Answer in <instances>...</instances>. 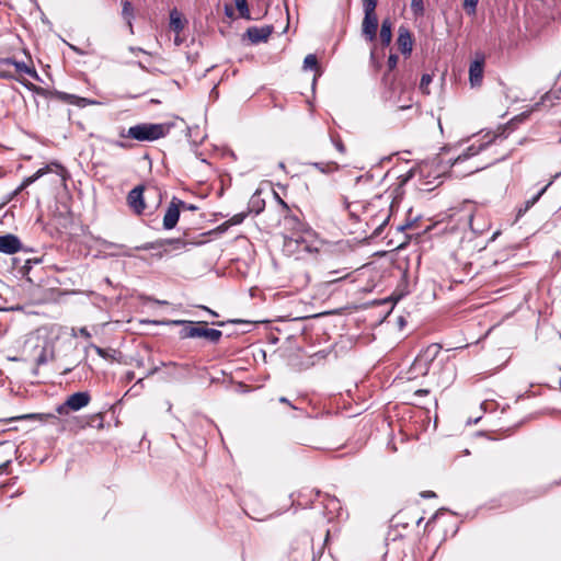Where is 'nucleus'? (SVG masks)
<instances>
[{"mask_svg": "<svg viewBox=\"0 0 561 561\" xmlns=\"http://www.w3.org/2000/svg\"><path fill=\"white\" fill-rule=\"evenodd\" d=\"M227 323H250L249 321H245V320H241V319H231V320H228V321H216V322H213L214 325H217V327H224L226 325Z\"/></svg>", "mask_w": 561, "mask_h": 561, "instance_id": "43", "label": "nucleus"}, {"mask_svg": "<svg viewBox=\"0 0 561 561\" xmlns=\"http://www.w3.org/2000/svg\"><path fill=\"white\" fill-rule=\"evenodd\" d=\"M378 18L376 13L364 14L362 33L366 41L375 42L377 38Z\"/></svg>", "mask_w": 561, "mask_h": 561, "instance_id": "13", "label": "nucleus"}, {"mask_svg": "<svg viewBox=\"0 0 561 561\" xmlns=\"http://www.w3.org/2000/svg\"><path fill=\"white\" fill-rule=\"evenodd\" d=\"M535 205L534 201L530 198L525 202V206L518 209L517 216H523L528 209H530Z\"/></svg>", "mask_w": 561, "mask_h": 561, "instance_id": "46", "label": "nucleus"}, {"mask_svg": "<svg viewBox=\"0 0 561 561\" xmlns=\"http://www.w3.org/2000/svg\"><path fill=\"white\" fill-rule=\"evenodd\" d=\"M304 67L309 69H317L318 68V59L317 56L313 54H309L305 57L304 60Z\"/></svg>", "mask_w": 561, "mask_h": 561, "instance_id": "34", "label": "nucleus"}, {"mask_svg": "<svg viewBox=\"0 0 561 561\" xmlns=\"http://www.w3.org/2000/svg\"><path fill=\"white\" fill-rule=\"evenodd\" d=\"M285 225H289L293 229L289 233L284 234V248L286 250L299 253L318 251L314 245L316 233L311 228L306 227L296 217H286Z\"/></svg>", "mask_w": 561, "mask_h": 561, "instance_id": "2", "label": "nucleus"}, {"mask_svg": "<svg viewBox=\"0 0 561 561\" xmlns=\"http://www.w3.org/2000/svg\"><path fill=\"white\" fill-rule=\"evenodd\" d=\"M12 261H13V266L16 271L23 264V260L21 257H13Z\"/></svg>", "mask_w": 561, "mask_h": 561, "instance_id": "55", "label": "nucleus"}, {"mask_svg": "<svg viewBox=\"0 0 561 561\" xmlns=\"http://www.w3.org/2000/svg\"><path fill=\"white\" fill-rule=\"evenodd\" d=\"M181 206H184V201L173 196L163 217V229L171 230L176 227L180 220Z\"/></svg>", "mask_w": 561, "mask_h": 561, "instance_id": "10", "label": "nucleus"}, {"mask_svg": "<svg viewBox=\"0 0 561 561\" xmlns=\"http://www.w3.org/2000/svg\"><path fill=\"white\" fill-rule=\"evenodd\" d=\"M144 190L145 188L142 185H137L130 190L127 195L128 206L134 210L136 215H141L146 208Z\"/></svg>", "mask_w": 561, "mask_h": 561, "instance_id": "11", "label": "nucleus"}, {"mask_svg": "<svg viewBox=\"0 0 561 561\" xmlns=\"http://www.w3.org/2000/svg\"><path fill=\"white\" fill-rule=\"evenodd\" d=\"M51 167L58 168L60 173L65 172L64 167L59 162L53 161L49 164H46L45 167L38 169L33 175L25 178L20 184V190H25L27 186H30L38 179L47 174L51 170Z\"/></svg>", "mask_w": 561, "mask_h": 561, "instance_id": "17", "label": "nucleus"}, {"mask_svg": "<svg viewBox=\"0 0 561 561\" xmlns=\"http://www.w3.org/2000/svg\"><path fill=\"white\" fill-rule=\"evenodd\" d=\"M11 460H7L3 463L0 465V476L2 474H10L11 470Z\"/></svg>", "mask_w": 561, "mask_h": 561, "instance_id": "45", "label": "nucleus"}, {"mask_svg": "<svg viewBox=\"0 0 561 561\" xmlns=\"http://www.w3.org/2000/svg\"><path fill=\"white\" fill-rule=\"evenodd\" d=\"M398 60H399V57L398 55L396 54H390L389 58H388V61H387V66H388V69L391 71L393 70L397 65H398Z\"/></svg>", "mask_w": 561, "mask_h": 561, "instance_id": "41", "label": "nucleus"}, {"mask_svg": "<svg viewBox=\"0 0 561 561\" xmlns=\"http://www.w3.org/2000/svg\"><path fill=\"white\" fill-rule=\"evenodd\" d=\"M479 0H463V9L469 15L476 14Z\"/></svg>", "mask_w": 561, "mask_h": 561, "instance_id": "33", "label": "nucleus"}, {"mask_svg": "<svg viewBox=\"0 0 561 561\" xmlns=\"http://www.w3.org/2000/svg\"><path fill=\"white\" fill-rule=\"evenodd\" d=\"M101 245L104 248V249H115V250H121V249H124L125 245L124 244H121V243H115V242H111V241H107V240H102L101 241Z\"/></svg>", "mask_w": 561, "mask_h": 561, "instance_id": "40", "label": "nucleus"}, {"mask_svg": "<svg viewBox=\"0 0 561 561\" xmlns=\"http://www.w3.org/2000/svg\"><path fill=\"white\" fill-rule=\"evenodd\" d=\"M331 140L333 142V146L340 153L344 154L346 152V148L340 137L335 138V137L331 136Z\"/></svg>", "mask_w": 561, "mask_h": 561, "instance_id": "37", "label": "nucleus"}, {"mask_svg": "<svg viewBox=\"0 0 561 561\" xmlns=\"http://www.w3.org/2000/svg\"><path fill=\"white\" fill-rule=\"evenodd\" d=\"M32 267V260L25 259L23 260V264L19 267L18 274H20L21 277H25L30 283H34V280L30 277Z\"/></svg>", "mask_w": 561, "mask_h": 561, "instance_id": "25", "label": "nucleus"}, {"mask_svg": "<svg viewBox=\"0 0 561 561\" xmlns=\"http://www.w3.org/2000/svg\"><path fill=\"white\" fill-rule=\"evenodd\" d=\"M378 0H363L364 14L376 13Z\"/></svg>", "mask_w": 561, "mask_h": 561, "instance_id": "32", "label": "nucleus"}, {"mask_svg": "<svg viewBox=\"0 0 561 561\" xmlns=\"http://www.w3.org/2000/svg\"><path fill=\"white\" fill-rule=\"evenodd\" d=\"M433 81V76L430 73H424L420 81V90L424 94H430L428 85Z\"/></svg>", "mask_w": 561, "mask_h": 561, "instance_id": "29", "label": "nucleus"}, {"mask_svg": "<svg viewBox=\"0 0 561 561\" xmlns=\"http://www.w3.org/2000/svg\"><path fill=\"white\" fill-rule=\"evenodd\" d=\"M392 39V21L390 18H386L381 22L379 31V41L382 47H388Z\"/></svg>", "mask_w": 561, "mask_h": 561, "instance_id": "19", "label": "nucleus"}, {"mask_svg": "<svg viewBox=\"0 0 561 561\" xmlns=\"http://www.w3.org/2000/svg\"><path fill=\"white\" fill-rule=\"evenodd\" d=\"M440 350L442 346L437 343H433L423 348L417 354L408 371L409 379H414L419 376H426L430 371L432 363L436 359Z\"/></svg>", "mask_w": 561, "mask_h": 561, "instance_id": "5", "label": "nucleus"}, {"mask_svg": "<svg viewBox=\"0 0 561 561\" xmlns=\"http://www.w3.org/2000/svg\"><path fill=\"white\" fill-rule=\"evenodd\" d=\"M550 184L551 182L543 186L541 190H539L530 199L534 201V203L536 204L540 199L542 194L547 191Z\"/></svg>", "mask_w": 561, "mask_h": 561, "instance_id": "47", "label": "nucleus"}, {"mask_svg": "<svg viewBox=\"0 0 561 561\" xmlns=\"http://www.w3.org/2000/svg\"><path fill=\"white\" fill-rule=\"evenodd\" d=\"M79 332L85 339H90L91 337V333L89 332V330L85 327L80 328Z\"/></svg>", "mask_w": 561, "mask_h": 561, "instance_id": "57", "label": "nucleus"}, {"mask_svg": "<svg viewBox=\"0 0 561 561\" xmlns=\"http://www.w3.org/2000/svg\"><path fill=\"white\" fill-rule=\"evenodd\" d=\"M337 273H339V271H331V272H329L328 276H329L330 278L327 280V284H328V285L336 284V283H339V282H341V280H343V279H345V278L350 275V274H346V275H344V276H342V277H332V276L336 275Z\"/></svg>", "mask_w": 561, "mask_h": 561, "instance_id": "38", "label": "nucleus"}, {"mask_svg": "<svg viewBox=\"0 0 561 561\" xmlns=\"http://www.w3.org/2000/svg\"><path fill=\"white\" fill-rule=\"evenodd\" d=\"M48 419H53L58 421L57 416L54 414H44V413H28V414H22L9 419H0V424H7L14 421H22V420H38V421H47ZM5 430H0V434L4 433Z\"/></svg>", "mask_w": 561, "mask_h": 561, "instance_id": "18", "label": "nucleus"}, {"mask_svg": "<svg viewBox=\"0 0 561 561\" xmlns=\"http://www.w3.org/2000/svg\"><path fill=\"white\" fill-rule=\"evenodd\" d=\"M414 176V170H409L405 174L401 175V183L405 184L408 181H410Z\"/></svg>", "mask_w": 561, "mask_h": 561, "instance_id": "48", "label": "nucleus"}, {"mask_svg": "<svg viewBox=\"0 0 561 561\" xmlns=\"http://www.w3.org/2000/svg\"><path fill=\"white\" fill-rule=\"evenodd\" d=\"M484 72V56L477 55L476 59L469 67V81L472 87H479L483 80Z\"/></svg>", "mask_w": 561, "mask_h": 561, "instance_id": "14", "label": "nucleus"}, {"mask_svg": "<svg viewBox=\"0 0 561 561\" xmlns=\"http://www.w3.org/2000/svg\"><path fill=\"white\" fill-rule=\"evenodd\" d=\"M148 195L149 194H152L154 197L158 198V203H157V206H159V204L161 203V198H162V193H161V190L158 188V187H151L147 191Z\"/></svg>", "mask_w": 561, "mask_h": 561, "instance_id": "44", "label": "nucleus"}, {"mask_svg": "<svg viewBox=\"0 0 561 561\" xmlns=\"http://www.w3.org/2000/svg\"><path fill=\"white\" fill-rule=\"evenodd\" d=\"M411 11L415 16H422L424 14L423 0H411Z\"/></svg>", "mask_w": 561, "mask_h": 561, "instance_id": "28", "label": "nucleus"}, {"mask_svg": "<svg viewBox=\"0 0 561 561\" xmlns=\"http://www.w3.org/2000/svg\"><path fill=\"white\" fill-rule=\"evenodd\" d=\"M421 496L424 499L436 497V493L434 491H423L421 492Z\"/></svg>", "mask_w": 561, "mask_h": 561, "instance_id": "52", "label": "nucleus"}, {"mask_svg": "<svg viewBox=\"0 0 561 561\" xmlns=\"http://www.w3.org/2000/svg\"><path fill=\"white\" fill-rule=\"evenodd\" d=\"M91 400L88 391H78L70 394L67 400L56 408V412L60 415L68 414L70 411H79L87 407Z\"/></svg>", "mask_w": 561, "mask_h": 561, "instance_id": "7", "label": "nucleus"}, {"mask_svg": "<svg viewBox=\"0 0 561 561\" xmlns=\"http://www.w3.org/2000/svg\"><path fill=\"white\" fill-rule=\"evenodd\" d=\"M537 496H538L537 494H531V495H528L527 497H523L522 500H516L514 502V504L515 505H519V504H523L525 501L530 500V499H535Z\"/></svg>", "mask_w": 561, "mask_h": 561, "instance_id": "54", "label": "nucleus"}, {"mask_svg": "<svg viewBox=\"0 0 561 561\" xmlns=\"http://www.w3.org/2000/svg\"><path fill=\"white\" fill-rule=\"evenodd\" d=\"M88 347H92L95 351V353L104 359L114 358L110 350L102 348L93 343H90Z\"/></svg>", "mask_w": 561, "mask_h": 561, "instance_id": "31", "label": "nucleus"}, {"mask_svg": "<svg viewBox=\"0 0 561 561\" xmlns=\"http://www.w3.org/2000/svg\"><path fill=\"white\" fill-rule=\"evenodd\" d=\"M181 209H185V210H190V211H195L198 209V207L194 204H187L184 202V206H181Z\"/></svg>", "mask_w": 561, "mask_h": 561, "instance_id": "51", "label": "nucleus"}, {"mask_svg": "<svg viewBox=\"0 0 561 561\" xmlns=\"http://www.w3.org/2000/svg\"><path fill=\"white\" fill-rule=\"evenodd\" d=\"M14 73L37 78L36 70L25 62L16 61L13 58H0V78H13Z\"/></svg>", "mask_w": 561, "mask_h": 561, "instance_id": "6", "label": "nucleus"}, {"mask_svg": "<svg viewBox=\"0 0 561 561\" xmlns=\"http://www.w3.org/2000/svg\"><path fill=\"white\" fill-rule=\"evenodd\" d=\"M530 111L523 112L520 114L515 115L513 118H511L507 123L504 125H500L497 127V130L493 133L492 138L489 140L481 142L479 146H476V144H472L469 146L462 153L458 154L456 158L449 159V162L451 167H455L458 163H461L466 160H468L471 157L477 156L481 151H483L485 148H488L492 142L495 141L497 138H507L508 135L514 131L519 124L524 123L528 116Z\"/></svg>", "mask_w": 561, "mask_h": 561, "instance_id": "4", "label": "nucleus"}, {"mask_svg": "<svg viewBox=\"0 0 561 561\" xmlns=\"http://www.w3.org/2000/svg\"><path fill=\"white\" fill-rule=\"evenodd\" d=\"M239 12V16L244 20H252L247 0H233Z\"/></svg>", "mask_w": 561, "mask_h": 561, "instance_id": "24", "label": "nucleus"}, {"mask_svg": "<svg viewBox=\"0 0 561 561\" xmlns=\"http://www.w3.org/2000/svg\"><path fill=\"white\" fill-rule=\"evenodd\" d=\"M179 367H180L181 369H183V370L187 371V373H190V371H191V368H192L191 364H187V363H185V364H179Z\"/></svg>", "mask_w": 561, "mask_h": 561, "instance_id": "59", "label": "nucleus"}, {"mask_svg": "<svg viewBox=\"0 0 561 561\" xmlns=\"http://www.w3.org/2000/svg\"><path fill=\"white\" fill-rule=\"evenodd\" d=\"M325 508L331 513L341 508L340 501L335 496H327Z\"/></svg>", "mask_w": 561, "mask_h": 561, "instance_id": "30", "label": "nucleus"}, {"mask_svg": "<svg viewBox=\"0 0 561 561\" xmlns=\"http://www.w3.org/2000/svg\"><path fill=\"white\" fill-rule=\"evenodd\" d=\"M165 244L172 245L175 250L184 248L187 242L182 240L181 238H172V239H161L152 242H146L141 245H137L135 250L137 251H148V250H160Z\"/></svg>", "mask_w": 561, "mask_h": 561, "instance_id": "12", "label": "nucleus"}, {"mask_svg": "<svg viewBox=\"0 0 561 561\" xmlns=\"http://www.w3.org/2000/svg\"><path fill=\"white\" fill-rule=\"evenodd\" d=\"M107 144L114 146V147H117V148H121V149H124V150H128V149H131L133 148V144L128 142V141H125V140H115V139H110L107 140Z\"/></svg>", "mask_w": 561, "mask_h": 561, "instance_id": "36", "label": "nucleus"}, {"mask_svg": "<svg viewBox=\"0 0 561 561\" xmlns=\"http://www.w3.org/2000/svg\"><path fill=\"white\" fill-rule=\"evenodd\" d=\"M229 227H231V225L229 224V221H225L222 224H220L217 228H216V231L219 232V233H224L226 232Z\"/></svg>", "mask_w": 561, "mask_h": 561, "instance_id": "49", "label": "nucleus"}, {"mask_svg": "<svg viewBox=\"0 0 561 561\" xmlns=\"http://www.w3.org/2000/svg\"><path fill=\"white\" fill-rule=\"evenodd\" d=\"M248 215H249L248 211H241V213L233 215L230 219H228V221L231 226H237V225L242 224Z\"/></svg>", "mask_w": 561, "mask_h": 561, "instance_id": "35", "label": "nucleus"}, {"mask_svg": "<svg viewBox=\"0 0 561 561\" xmlns=\"http://www.w3.org/2000/svg\"><path fill=\"white\" fill-rule=\"evenodd\" d=\"M405 323L407 322H405L403 317H399L398 318V324H399L400 328H403L405 325Z\"/></svg>", "mask_w": 561, "mask_h": 561, "instance_id": "64", "label": "nucleus"}, {"mask_svg": "<svg viewBox=\"0 0 561 561\" xmlns=\"http://www.w3.org/2000/svg\"><path fill=\"white\" fill-rule=\"evenodd\" d=\"M122 16L126 20L130 31H133L131 20L134 19V5L128 0L122 1Z\"/></svg>", "mask_w": 561, "mask_h": 561, "instance_id": "23", "label": "nucleus"}, {"mask_svg": "<svg viewBox=\"0 0 561 561\" xmlns=\"http://www.w3.org/2000/svg\"><path fill=\"white\" fill-rule=\"evenodd\" d=\"M420 218H421V216L417 215L413 219H407V221L404 224L399 225L397 227V230L398 231H404L405 229L411 228Z\"/></svg>", "mask_w": 561, "mask_h": 561, "instance_id": "39", "label": "nucleus"}, {"mask_svg": "<svg viewBox=\"0 0 561 561\" xmlns=\"http://www.w3.org/2000/svg\"><path fill=\"white\" fill-rule=\"evenodd\" d=\"M225 14L228 16V18H233L234 15V12H233V9L231 5L229 4H226L225 5Z\"/></svg>", "mask_w": 561, "mask_h": 561, "instance_id": "53", "label": "nucleus"}, {"mask_svg": "<svg viewBox=\"0 0 561 561\" xmlns=\"http://www.w3.org/2000/svg\"><path fill=\"white\" fill-rule=\"evenodd\" d=\"M175 127L174 121L163 123H138L128 129L122 128L118 133L121 138L133 139L139 142H152L168 136Z\"/></svg>", "mask_w": 561, "mask_h": 561, "instance_id": "3", "label": "nucleus"}, {"mask_svg": "<svg viewBox=\"0 0 561 561\" xmlns=\"http://www.w3.org/2000/svg\"><path fill=\"white\" fill-rule=\"evenodd\" d=\"M23 244L20 238L12 233L0 236V252L4 254H15L22 250Z\"/></svg>", "mask_w": 561, "mask_h": 561, "instance_id": "15", "label": "nucleus"}, {"mask_svg": "<svg viewBox=\"0 0 561 561\" xmlns=\"http://www.w3.org/2000/svg\"><path fill=\"white\" fill-rule=\"evenodd\" d=\"M428 393H430L428 389H417L414 392V396H416V397H424V396H427Z\"/></svg>", "mask_w": 561, "mask_h": 561, "instance_id": "56", "label": "nucleus"}, {"mask_svg": "<svg viewBox=\"0 0 561 561\" xmlns=\"http://www.w3.org/2000/svg\"><path fill=\"white\" fill-rule=\"evenodd\" d=\"M161 365L164 367H179V363H175V362H168V363L162 362Z\"/></svg>", "mask_w": 561, "mask_h": 561, "instance_id": "61", "label": "nucleus"}, {"mask_svg": "<svg viewBox=\"0 0 561 561\" xmlns=\"http://www.w3.org/2000/svg\"><path fill=\"white\" fill-rule=\"evenodd\" d=\"M141 323L152 325H164V327H182L179 331V337L181 340L186 339H204L210 344H218L221 340L222 332L218 329L207 328V322L204 321H192L182 319H163V320H141Z\"/></svg>", "mask_w": 561, "mask_h": 561, "instance_id": "1", "label": "nucleus"}, {"mask_svg": "<svg viewBox=\"0 0 561 561\" xmlns=\"http://www.w3.org/2000/svg\"><path fill=\"white\" fill-rule=\"evenodd\" d=\"M265 208V201L261 197V192L256 190L254 194L251 196L248 204V213L249 214H261Z\"/></svg>", "mask_w": 561, "mask_h": 561, "instance_id": "20", "label": "nucleus"}, {"mask_svg": "<svg viewBox=\"0 0 561 561\" xmlns=\"http://www.w3.org/2000/svg\"><path fill=\"white\" fill-rule=\"evenodd\" d=\"M397 45L399 50L404 56H410L413 49V38L410 30L405 26H400L398 30Z\"/></svg>", "mask_w": 561, "mask_h": 561, "instance_id": "16", "label": "nucleus"}, {"mask_svg": "<svg viewBox=\"0 0 561 561\" xmlns=\"http://www.w3.org/2000/svg\"><path fill=\"white\" fill-rule=\"evenodd\" d=\"M134 378H135V373H134V371H127V373H126V375H125V379H126L127 381H131V380H134Z\"/></svg>", "mask_w": 561, "mask_h": 561, "instance_id": "62", "label": "nucleus"}, {"mask_svg": "<svg viewBox=\"0 0 561 561\" xmlns=\"http://www.w3.org/2000/svg\"><path fill=\"white\" fill-rule=\"evenodd\" d=\"M392 209H393V202H391L390 204V213L383 218V220L375 228L374 232H373V237H379L382 231H383V228L388 225L389 220H390V217H391V213H392Z\"/></svg>", "mask_w": 561, "mask_h": 561, "instance_id": "27", "label": "nucleus"}, {"mask_svg": "<svg viewBox=\"0 0 561 561\" xmlns=\"http://www.w3.org/2000/svg\"><path fill=\"white\" fill-rule=\"evenodd\" d=\"M310 165L323 174H331L333 172H336L340 169V165L334 161L311 162Z\"/></svg>", "mask_w": 561, "mask_h": 561, "instance_id": "22", "label": "nucleus"}, {"mask_svg": "<svg viewBox=\"0 0 561 561\" xmlns=\"http://www.w3.org/2000/svg\"><path fill=\"white\" fill-rule=\"evenodd\" d=\"M274 32L273 25L264 26H250L242 35V41H248L249 44L256 45L260 43H266Z\"/></svg>", "mask_w": 561, "mask_h": 561, "instance_id": "8", "label": "nucleus"}, {"mask_svg": "<svg viewBox=\"0 0 561 561\" xmlns=\"http://www.w3.org/2000/svg\"><path fill=\"white\" fill-rule=\"evenodd\" d=\"M402 296H403L402 294H400V295H399V296H397V297L391 296V297H389V298L385 299V302H386V301H391V302L396 304L397 301H399V300L402 298Z\"/></svg>", "mask_w": 561, "mask_h": 561, "instance_id": "58", "label": "nucleus"}, {"mask_svg": "<svg viewBox=\"0 0 561 561\" xmlns=\"http://www.w3.org/2000/svg\"><path fill=\"white\" fill-rule=\"evenodd\" d=\"M186 21L182 19L181 13L173 9L170 12V28L175 33H180L184 30Z\"/></svg>", "mask_w": 561, "mask_h": 561, "instance_id": "21", "label": "nucleus"}, {"mask_svg": "<svg viewBox=\"0 0 561 561\" xmlns=\"http://www.w3.org/2000/svg\"><path fill=\"white\" fill-rule=\"evenodd\" d=\"M201 308L204 309L205 311H207L213 317H218V313L216 311L211 310L210 308H208L206 306H201Z\"/></svg>", "mask_w": 561, "mask_h": 561, "instance_id": "60", "label": "nucleus"}, {"mask_svg": "<svg viewBox=\"0 0 561 561\" xmlns=\"http://www.w3.org/2000/svg\"><path fill=\"white\" fill-rule=\"evenodd\" d=\"M47 99L50 102H61L68 103L70 105H101L100 102L88 100L85 98H79L75 94L59 91H47Z\"/></svg>", "mask_w": 561, "mask_h": 561, "instance_id": "9", "label": "nucleus"}, {"mask_svg": "<svg viewBox=\"0 0 561 561\" xmlns=\"http://www.w3.org/2000/svg\"><path fill=\"white\" fill-rule=\"evenodd\" d=\"M278 402L279 403H284V404H287L288 407H290L293 410H299L298 407H296L295 404H293L286 397H279L278 398Z\"/></svg>", "mask_w": 561, "mask_h": 561, "instance_id": "50", "label": "nucleus"}, {"mask_svg": "<svg viewBox=\"0 0 561 561\" xmlns=\"http://www.w3.org/2000/svg\"><path fill=\"white\" fill-rule=\"evenodd\" d=\"M103 414L102 413H95L89 416L88 421L85 422L87 426L94 427V428H103Z\"/></svg>", "mask_w": 561, "mask_h": 561, "instance_id": "26", "label": "nucleus"}, {"mask_svg": "<svg viewBox=\"0 0 561 561\" xmlns=\"http://www.w3.org/2000/svg\"><path fill=\"white\" fill-rule=\"evenodd\" d=\"M275 197L277 198L278 203L283 206V208L288 210L287 204L277 195V193H274Z\"/></svg>", "mask_w": 561, "mask_h": 561, "instance_id": "63", "label": "nucleus"}, {"mask_svg": "<svg viewBox=\"0 0 561 561\" xmlns=\"http://www.w3.org/2000/svg\"><path fill=\"white\" fill-rule=\"evenodd\" d=\"M47 362H48L47 352H46V348H43L36 358V364L38 366H42V365L47 364Z\"/></svg>", "mask_w": 561, "mask_h": 561, "instance_id": "42", "label": "nucleus"}]
</instances>
